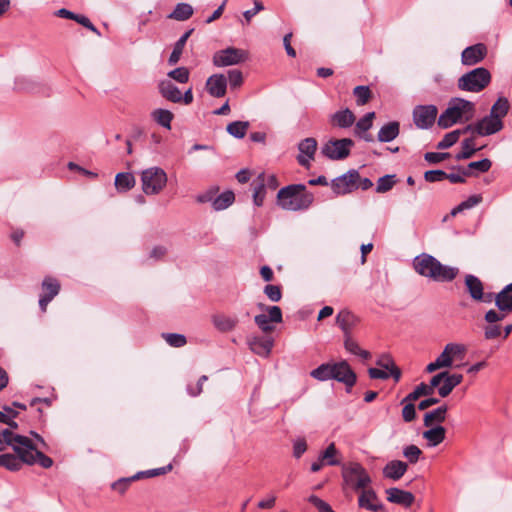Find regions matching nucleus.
Returning <instances> with one entry per match:
<instances>
[{
	"mask_svg": "<svg viewBox=\"0 0 512 512\" xmlns=\"http://www.w3.org/2000/svg\"><path fill=\"white\" fill-rule=\"evenodd\" d=\"M313 201L314 195L303 184L288 185L277 193V205L287 211L306 210Z\"/></svg>",
	"mask_w": 512,
	"mask_h": 512,
	"instance_id": "obj_1",
	"label": "nucleus"
},
{
	"mask_svg": "<svg viewBox=\"0 0 512 512\" xmlns=\"http://www.w3.org/2000/svg\"><path fill=\"white\" fill-rule=\"evenodd\" d=\"M438 114L435 105H417L413 109V121L419 129H428L433 126Z\"/></svg>",
	"mask_w": 512,
	"mask_h": 512,
	"instance_id": "obj_12",
	"label": "nucleus"
},
{
	"mask_svg": "<svg viewBox=\"0 0 512 512\" xmlns=\"http://www.w3.org/2000/svg\"><path fill=\"white\" fill-rule=\"evenodd\" d=\"M413 265L417 273L438 282L452 281L459 272L458 268L443 265L429 254L415 257Z\"/></svg>",
	"mask_w": 512,
	"mask_h": 512,
	"instance_id": "obj_2",
	"label": "nucleus"
},
{
	"mask_svg": "<svg viewBox=\"0 0 512 512\" xmlns=\"http://www.w3.org/2000/svg\"><path fill=\"white\" fill-rule=\"evenodd\" d=\"M136 180L132 173L121 172L115 177V187L119 192H127L135 186Z\"/></svg>",
	"mask_w": 512,
	"mask_h": 512,
	"instance_id": "obj_33",
	"label": "nucleus"
},
{
	"mask_svg": "<svg viewBox=\"0 0 512 512\" xmlns=\"http://www.w3.org/2000/svg\"><path fill=\"white\" fill-rule=\"evenodd\" d=\"M358 498V505L360 508L377 512L382 508V504L378 502L376 492L369 487L362 489Z\"/></svg>",
	"mask_w": 512,
	"mask_h": 512,
	"instance_id": "obj_19",
	"label": "nucleus"
},
{
	"mask_svg": "<svg viewBox=\"0 0 512 512\" xmlns=\"http://www.w3.org/2000/svg\"><path fill=\"white\" fill-rule=\"evenodd\" d=\"M359 180V172L357 170H349L347 173L336 177L331 182V188L336 195H345L357 189Z\"/></svg>",
	"mask_w": 512,
	"mask_h": 512,
	"instance_id": "obj_11",
	"label": "nucleus"
},
{
	"mask_svg": "<svg viewBox=\"0 0 512 512\" xmlns=\"http://www.w3.org/2000/svg\"><path fill=\"white\" fill-rule=\"evenodd\" d=\"M194 29H189L188 31H186L178 40L177 42L174 44V47H173V50L170 54V57L168 59V63L170 65H175L179 62L180 60V57L182 55V52H183V49L185 47V44L188 40V38L191 36V34L193 33Z\"/></svg>",
	"mask_w": 512,
	"mask_h": 512,
	"instance_id": "obj_31",
	"label": "nucleus"
},
{
	"mask_svg": "<svg viewBox=\"0 0 512 512\" xmlns=\"http://www.w3.org/2000/svg\"><path fill=\"white\" fill-rule=\"evenodd\" d=\"M491 81L490 72L483 67L475 68L458 79V88L463 91L480 92Z\"/></svg>",
	"mask_w": 512,
	"mask_h": 512,
	"instance_id": "obj_7",
	"label": "nucleus"
},
{
	"mask_svg": "<svg viewBox=\"0 0 512 512\" xmlns=\"http://www.w3.org/2000/svg\"><path fill=\"white\" fill-rule=\"evenodd\" d=\"M3 453L0 455V466L5 467L10 471H18L22 468L23 464L33 465L38 463L43 468H50L53 465V460L46 456L41 451L34 449H20L19 452Z\"/></svg>",
	"mask_w": 512,
	"mask_h": 512,
	"instance_id": "obj_3",
	"label": "nucleus"
},
{
	"mask_svg": "<svg viewBox=\"0 0 512 512\" xmlns=\"http://www.w3.org/2000/svg\"><path fill=\"white\" fill-rule=\"evenodd\" d=\"M474 104L462 98L452 99L448 108L439 116L438 125L442 128H449L453 124L470 120L473 116Z\"/></svg>",
	"mask_w": 512,
	"mask_h": 512,
	"instance_id": "obj_5",
	"label": "nucleus"
},
{
	"mask_svg": "<svg viewBox=\"0 0 512 512\" xmlns=\"http://www.w3.org/2000/svg\"><path fill=\"white\" fill-rule=\"evenodd\" d=\"M235 200L234 193L232 191H225L213 200V209L221 211L228 208Z\"/></svg>",
	"mask_w": 512,
	"mask_h": 512,
	"instance_id": "obj_41",
	"label": "nucleus"
},
{
	"mask_svg": "<svg viewBox=\"0 0 512 512\" xmlns=\"http://www.w3.org/2000/svg\"><path fill=\"white\" fill-rule=\"evenodd\" d=\"M333 375L332 379L346 385L347 391L355 385L357 376L346 361H340L332 364Z\"/></svg>",
	"mask_w": 512,
	"mask_h": 512,
	"instance_id": "obj_14",
	"label": "nucleus"
},
{
	"mask_svg": "<svg viewBox=\"0 0 512 512\" xmlns=\"http://www.w3.org/2000/svg\"><path fill=\"white\" fill-rule=\"evenodd\" d=\"M358 322V317L346 309L341 310L336 317V323L343 331L344 336L351 335L352 329Z\"/></svg>",
	"mask_w": 512,
	"mask_h": 512,
	"instance_id": "obj_25",
	"label": "nucleus"
},
{
	"mask_svg": "<svg viewBox=\"0 0 512 512\" xmlns=\"http://www.w3.org/2000/svg\"><path fill=\"white\" fill-rule=\"evenodd\" d=\"M508 314L504 311H501L497 308L488 310L484 315V320L488 324H498L499 322L503 321Z\"/></svg>",
	"mask_w": 512,
	"mask_h": 512,
	"instance_id": "obj_58",
	"label": "nucleus"
},
{
	"mask_svg": "<svg viewBox=\"0 0 512 512\" xmlns=\"http://www.w3.org/2000/svg\"><path fill=\"white\" fill-rule=\"evenodd\" d=\"M299 155L297 157L298 163L303 167H309L310 161L314 159L317 150L316 139L309 137L302 140L299 145Z\"/></svg>",
	"mask_w": 512,
	"mask_h": 512,
	"instance_id": "obj_17",
	"label": "nucleus"
},
{
	"mask_svg": "<svg viewBox=\"0 0 512 512\" xmlns=\"http://www.w3.org/2000/svg\"><path fill=\"white\" fill-rule=\"evenodd\" d=\"M387 500L391 503L399 504L404 507H410L415 500L411 492L392 487L386 490Z\"/></svg>",
	"mask_w": 512,
	"mask_h": 512,
	"instance_id": "obj_21",
	"label": "nucleus"
},
{
	"mask_svg": "<svg viewBox=\"0 0 512 512\" xmlns=\"http://www.w3.org/2000/svg\"><path fill=\"white\" fill-rule=\"evenodd\" d=\"M310 375L319 381H326L332 379L333 370L332 364L324 363L312 370Z\"/></svg>",
	"mask_w": 512,
	"mask_h": 512,
	"instance_id": "obj_44",
	"label": "nucleus"
},
{
	"mask_svg": "<svg viewBox=\"0 0 512 512\" xmlns=\"http://www.w3.org/2000/svg\"><path fill=\"white\" fill-rule=\"evenodd\" d=\"M455 388V385L448 377V371L446 370L445 377L443 378L441 386L438 388V395L441 398H445L450 395V393Z\"/></svg>",
	"mask_w": 512,
	"mask_h": 512,
	"instance_id": "obj_61",
	"label": "nucleus"
},
{
	"mask_svg": "<svg viewBox=\"0 0 512 512\" xmlns=\"http://www.w3.org/2000/svg\"><path fill=\"white\" fill-rule=\"evenodd\" d=\"M487 55V47L483 43L466 47L461 54V62L465 66H473L481 62Z\"/></svg>",
	"mask_w": 512,
	"mask_h": 512,
	"instance_id": "obj_15",
	"label": "nucleus"
},
{
	"mask_svg": "<svg viewBox=\"0 0 512 512\" xmlns=\"http://www.w3.org/2000/svg\"><path fill=\"white\" fill-rule=\"evenodd\" d=\"M337 454L338 451L335 444L330 443L329 446L320 454V459L326 462L327 465H339L340 461L335 458Z\"/></svg>",
	"mask_w": 512,
	"mask_h": 512,
	"instance_id": "obj_49",
	"label": "nucleus"
},
{
	"mask_svg": "<svg viewBox=\"0 0 512 512\" xmlns=\"http://www.w3.org/2000/svg\"><path fill=\"white\" fill-rule=\"evenodd\" d=\"M492 166L491 161L488 158H484L480 161L470 162L467 168H464L463 174L470 176H477L478 173L487 172Z\"/></svg>",
	"mask_w": 512,
	"mask_h": 512,
	"instance_id": "obj_36",
	"label": "nucleus"
},
{
	"mask_svg": "<svg viewBox=\"0 0 512 512\" xmlns=\"http://www.w3.org/2000/svg\"><path fill=\"white\" fill-rule=\"evenodd\" d=\"M253 201L256 206H261L265 198V185L262 179L259 183L253 184Z\"/></svg>",
	"mask_w": 512,
	"mask_h": 512,
	"instance_id": "obj_60",
	"label": "nucleus"
},
{
	"mask_svg": "<svg viewBox=\"0 0 512 512\" xmlns=\"http://www.w3.org/2000/svg\"><path fill=\"white\" fill-rule=\"evenodd\" d=\"M264 293L273 302H278L282 298L281 288L278 285H266Z\"/></svg>",
	"mask_w": 512,
	"mask_h": 512,
	"instance_id": "obj_62",
	"label": "nucleus"
},
{
	"mask_svg": "<svg viewBox=\"0 0 512 512\" xmlns=\"http://www.w3.org/2000/svg\"><path fill=\"white\" fill-rule=\"evenodd\" d=\"M141 188L145 195H158L166 187L168 177L166 172L157 166L147 168L140 175Z\"/></svg>",
	"mask_w": 512,
	"mask_h": 512,
	"instance_id": "obj_6",
	"label": "nucleus"
},
{
	"mask_svg": "<svg viewBox=\"0 0 512 512\" xmlns=\"http://www.w3.org/2000/svg\"><path fill=\"white\" fill-rule=\"evenodd\" d=\"M261 309H264L268 314H258L254 317L255 324L264 333H271L274 330V326L271 323H281L283 321L282 311L278 306H264L259 305Z\"/></svg>",
	"mask_w": 512,
	"mask_h": 512,
	"instance_id": "obj_9",
	"label": "nucleus"
},
{
	"mask_svg": "<svg viewBox=\"0 0 512 512\" xmlns=\"http://www.w3.org/2000/svg\"><path fill=\"white\" fill-rule=\"evenodd\" d=\"M482 201V197L480 195H472L468 197L465 201L461 202L458 206H456L451 214L456 215L457 213L465 210L473 208L474 206L478 205Z\"/></svg>",
	"mask_w": 512,
	"mask_h": 512,
	"instance_id": "obj_53",
	"label": "nucleus"
},
{
	"mask_svg": "<svg viewBox=\"0 0 512 512\" xmlns=\"http://www.w3.org/2000/svg\"><path fill=\"white\" fill-rule=\"evenodd\" d=\"M477 150L479 149L475 147L474 139L467 138L462 142V151L456 155V159H469L476 153Z\"/></svg>",
	"mask_w": 512,
	"mask_h": 512,
	"instance_id": "obj_48",
	"label": "nucleus"
},
{
	"mask_svg": "<svg viewBox=\"0 0 512 512\" xmlns=\"http://www.w3.org/2000/svg\"><path fill=\"white\" fill-rule=\"evenodd\" d=\"M158 91L164 99L172 103H181L182 101L181 91L170 79L161 80L158 83Z\"/></svg>",
	"mask_w": 512,
	"mask_h": 512,
	"instance_id": "obj_20",
	"label": "nucleus"
},
{
	"mask_svg": "<svg viewBox=\"0 0 512 512\" xmlns=\"http://www.w3.org/2000/svg\"><path fill=\"white\" fill-rule=\"evenodd\" d=\"M249 128V122L247 121H234L227 125V132L238 139L243 138Z\"/></svg>",
	"mask_w": 512,
	"mask_h": 512,
	"instance_id": "obj_42",
	"label": "nucleus"
},
{
	"mask_svg": "<svg viewBox=\"0 0 512 512\" xmlns=\"http://www.w3.org/2000/svg\"><path fill=\"white\" fill-rule=\"evenodd\" d=\"M399 131L400 125L397 121L389 122L380 128L377 135L378 141L390 142L399 135Z\"/></svg>",
	"mask_w": 512,
	"mask_h": 512,
	"instance_id": "obj_30",
	"label": "nucleus"
},
{
	"mask_svg": "<svg viewBox=\"0 0 512 512\" xmlns=\"http://www.w3.org/2000/svg\"><path fill=\"white\" fill-rule=\"evenodd\" d=\"M308 501L317 508L318 512H335L327 502L316 495H311Z\"/></svg>",
	"mask_w": 512,
	"mask_h": 512,
	"instance_id": "obj_64",
	"label": "nucleus"
},
{
	"mask_svg": "<svg viewBox=\"0 0 512 512\" xmlns=\"http://www.w3.org/2000/svg\"><path fill=\"white\" fill-rule=\"evenodd\" d=\"M422 454V451L421 449L414 445V444H411V445H408L406 447H404L403 449V456L411 463V464H415L418 462L420 456Z\"/></svg>",
	"mask_w": 512,
	"mask_h": 512,
	"instance_id": "obj_57",
	"label": "nucleus"
},
{
	"mask_svg": "<svg viewBox=\"0 0 512 512\" xmlns=\"http://www.w3.org/2000/svg\"><path fill=\"white\" fill-rule=\"evenodd\" d=\"M453 362L447 353L446 349L444 348L443 351L440 353V355L435 359V361L429 363L426 366V371L428 373H433L437 370L444 369V368H450L452 367Z\"/></svg>",
	"mask_w": 512,
	"mask_h": 512,
	"instance_id": "obj_34",
	"label": "nucleus"
},
{
	"mask_svg": "<svg viewBox=\"0 0 512 512\" xmlns=\"http://www.w3.org/2000/svg\"><path fill=\"white\" fill-rule=\"evenodd\" d=\"M509 110V102L506 98L500 97L491 107L490 114L494 115L497 119L502 120Z\"/></svg>",
	"mask_w": 512,
	"mask_h": 512,
	"instance_id": "obj_46",
	"label": "nucleus"
},
{
	"mask_svg": "<svg viewBox=\"0 0 512 512\" xmlns=\"http://www.w3.org/2000/svg\"><path fill=\"white\" fill-rule=\"evenodd\" d=\"M448 407L443 404L436 409L425 413L423 418V424L425 427H431L439 425L444 422L447 416Z\"/></svg>",
	"mask_w": 512,
	"mask_h": 512,
	"instance_id": "obj_28",
	"label": "nucleus"
},
{
	"mask_svg": "<svg viewBox=\"0 0 512 512\" xmlns=\"http://www.w3.org/2000/svg\"><path fill=\"white\" fill-rule=\"evenodd\" d=\"M171 470H172V465L168 464L167 466H164L161 468L150 469L147 471L138 472L134 476H132V479L138 480V479H141L144 477H146V478L155 477V476L166 474L167 472H169Z\"/></svg>",
	"mask_w": 512,
	"mask_h": 512,
	"instance_id": "obj_52",
	"label": "nucleus"
},
{
	"mask_svg": "<svg viewBox=\"0 0 512 512\" xmlns=\"http://www.w3.org/2000/svg\"><path fill=\"white\" fill-rule=\"evenodd\" d=\"M408 470L406 462L401 460H392L388 462L383 468V475L387 479L399 480Z\"/></svg>",
	"mask_w": 512,
	"mask_h": 512,
	"instance_id": "obj_23",
	"label": "nucleus"
},
{
	"mask_svg": "<svg viewBox=\"0 0 512 512\" xmlns=\"http://www.w3.org/2000/svg\"><path fill=\"white\" fill-rule=\"evenodd\" d=\"M353 95L356 98V103L358 106L367 104L372 97L370 88L364 85L356 86L353 89Z\"/></svg>",
	"mask_w": 512,
	"mask_h": 512,
	"instance_id": "obj_45",
	"label": "nucleus"
},
{
	"mask_svg": "<svg viewBox=\"0 0 512 512\" xmlns=\"http://www.w3.org/2000/svg\"><path fill=\"white\" fill-rule=\"evenodd\" d=\"M247 51L235 47H228L214 53L212 61L216 67L237 65L248 60Z\"/></svg>",
	"mask_w": 512,
	"mask_h": 512,
	"instance_id": "obj_8",
	"label": "nucleus"
},
{
	"mask_svg": "<svg viewBox=\"0 0 512 512\" xmlns=\"http://www.w3.org/2000/svg\"><path fill=\"white\" fill-rule=\"evenodd\" d=\"M226 78L232 89H236L243 84V74L238 69L229 70Z\"/></svg>",
	"mask_w": 512,
	"mask_h": 512,
	"instance_id": "obj_59",
	"label": "nucleus"
},
{
	"mask_svg": "<svg viewBox=\"0 0 512 512\" xmlns=\"http://www.w3.org/2000/svg\"><path fill=\"white\" fill-rule=\"evenodd\" d=\"M432 395L429 388L427 387V384L420 383L415 387V389L409 393L402 401L401 404H404L405 402H414L418 400L422 396H429Z\"/></svg>",
	"mask_w": 512,
	"mask_h": 512,
	"instance_id": "obj_47",
	"label": "nucleus"
},
{
	"mask_svg": "<svg viewBox=\"0 0 512 512\" xmlns=\"http://www.w3.org/2000/svg\"><path fill=\"white\" fill-rule=\"evenodd\" d=\"M167 76L181 84L187 83L190 78V71L187 67H177L167 73Z\"/></svg>",
	"mask_w": 512,
	"mask_h": 512,
	"instance_id": "obj_50",
	"label": "nucleus"
},
{
	"mask_svg": "<svg viewBox=\"0 0 512 512\" xmlns=\"http://www.w3.org/2000/svg\"><path fill=\"white\" fill-rule=\"evenodd\" d=\"M495 306L507 314L512 313V282L495 294Z\"/></svg>",
	"mask_w": 512,
	"mask_h": 512,
	"instance_id": "obj_24",
	"label": "nucleus"
},
{
	"mask_svg": "<svg viewBox=\"0 0 512 512\" xmlns=\"http://www.w3.org/2000/svg\"><path fill=\"white\" fill-rule=\"evenodd\" d=\"M444 348L449 354L452 362L454 360H463L467 353V347L461 343H448Z\"/></svg>",
	"mask_w": 512,
	"mask_h": 512,
	"instance_id": "obj_43",
	"label": "nucleus"
},
{
	"mask_svg": "<svg viewBox=\"0 0 512 512\" xmlns=\"http://www.w3.org/2000/svg\"><path fill=\"white\" fill-rule=\"evenodd\" d=\"M214 327L223 333L233 331L238 325V318L236 316H229L223 313L215 314L211 317Z\"/></svg>",
	"mask_w": 512,
	"mask_h": 512,
	"instance_id": "obj_22",
	"label": "nucleus"
},
{
	"mask_svg": "<svg viewBox=\"0 0 512 512\" xmlns=\"http://www.w3.org/2000/svg\"><path fill=\"white\" fill-rule=\"evenodd\" d=\"M395 175H385L380 177L377 181L376 192L385 193L393 188L395 185Z\"/></svg>",
	"mask_w": 512,
	"mask_h": 512,
	"instance_id": "obj_54",
	"label": "nucleus"
},
{
	"mask_svg": "<svg viewBox=\"0 0 512 512\" xmlns=\"http://www.w3.org/2000/svg\"><path fill=\"white\" fill-rule=\"evenodd\" d=\"M502 328L499 324H488L484 327V338L493 340L501 336Z\"/></svg>",
	"mask_w": 512,
	"mask_h": 512,
	"instance_id": "obj_63",
	"label": "nucleus"
},
{
	"mask_svg": "<svg viewBox=\"0 0 512 512\" xmlns=\"http://www.w3.org/2000/svg\"><path fill=\"white\" fill-rule=\"evenodd\" d=\"M332 120L337 126L341 128H348L354 123L355 116L350 109L346 108L344 110L337 111L333 115Z\"/></svg>",
	"mask_w": 512,
	"mask_h": 512,
	"instance_id": "obj_39",
	"label": "nucleus"
},
{
	"mask_svg": "<svg viewBox=\"0 0 512 512\" xmlns=\"http://www.w3.org/2000/svg\"><path fill=\"white\" fill-rule=\"evenodd\" d=\"M193 15V7L188 3H178L168 15L169 19L186 21Z\"/></svg>",
	"mask_w": 512,
	"mask_h": 512,
	"instance_id": "obj_37",
	"label": "nucleus"
},
{
	"mask_svg": "<svg viewBox=\"0 0 512 512\" xmlns=\"http://www.w3.org/2000/svg\"><path fill=\"white\" fill-rule=\"evenodd\" d=\"M162 337L170 346L176 348L183 347L187 343L186 337L183 334L163 333Z\"/></svg>",
	"mask_w": 512,
	"mask_h": 512,
	"instance_id": "obj_55",
	"label": "nucleus"
},
{
	"mask_svg": "<svg viewBox=\"0 0 512 512\" xmlns=\"http://www.w3.org/2000/svg\"><path fill=\"white\" fill-rule=\"evenodd\" d=\"M375 117L374 112H369L365 114L355 126V133L360 135L362 132H367L373 124V119Z\"/></svg>",
	"mask_w": 512,
	"mask_h": 512,
	"instance_id": "obj_51",
	"label": "nucleus"
},
{
	"mask_svg": "<svg viewBox=\"0 0 512 512\" xmlns=\"http://www.w3.org/2000/svg\"><path fill=\"white\" fill-rule=\"evenodd\" d=\"M459 137H460V131H456V130L451 131V132L445 134L443 139L440 142H438L437 148L440 150L448 149L459 140Z\"/></svg>",
	"mask_w": 512,
	"mask_h": 512,
	"instance_id": "obj_56",
	"label": "nucleus"
},
{
	"mask_svg": "<svg viewBox=\"0 0 512 512\" xmlns=\"http://www.w3.org/2000/svg\"><path fill=\"white\" fill-rule=\"evenodd\" d=\"M503 128V122L500 119L489 114L475 123V133L480 136H488L499 132Z\"/></svg>",
	"mask_w": 512,
	"mask_h": 512,
	"instance_id": "obj_16",
	"label": "nucleus"
},
{
	"mask_svg": "<svg viewBox=\"0 0 512 512\" xmlns=\"http://www.w3.org/2000/svg\"><path fill=\"white\" fill-rule=\"evenodd\" d=\"M446 429L441 425L431 426L423 432V438L427 440L430 447H435L445 439Z\"/></svg>",
	"mask_w": 512,
	"mask_h": 512,
	"instance_id": "obj_29",
	"label": "nucleus"
},
{
	"mask_svg": "<svg viewBox=\"0 0 512 512\" xmlns=\"http://www.w3.org/2000/svg\"><path fill=\"white\" fill-rule=\"evenodd\" d=\"M0 441L5 446H11L14 452H19L20 449H34L35 447L34 443L30 438L19 434H15L9 428L0 430Z\"/></svg>",
	"mask_w": 512,
	"mask_h": 512,
	"instance_id": "obj_13",
	"label": "nucleus"
},
{
	"mask_svg": "<svg viewBox=\"0 0 512 512\" xmlns=\"http://www.w3.org/2000/svg\"><path fill=\"white\" fill-rule=\"evenodd\" d=\"M41 287V295L53 300V298L58 295L61 285L56 278L48 276L44 278Z\"/></svg>",
	"mask_w": 512,
	"mask_h": 512,
	"instance_id": "obj_38",
	"label": "nucleus"
},
{
	"mask_svg": "<svg viewBox=\"0 0 512 512\" xmlns=\"http://www.w3.org/2000/svg\"><path fill=\"white\" fill-rule=\"evenodd\" d=\"M152 119L160 126L170 130L174 114L167 109L158 108L151 112Z\"/></svg>",
	"mask_w": 512,
	"mask_h": 512,
	"instance_id": "obj_35",
	"label": "nucleus"
},
{
	"mask_svg": "<svg viewBox=\"0 0 512 512\" xmlns=\"http://www.w3.org/2000/svg\"><path fill=\"white\" fill-rule=\"evenodd\" d=\"M344 347L345 349L360 358L367 360L371 357L369 351L362 349L356 340H354L351 335L344 336Z\"/></svg>",
	"mask_w": 512,
	"mask_h": 512,
	"instance_id": "obj_40",
	"label": "nucleus"
},
{
	"mask_svg": "<svg viewBox=\"0 0 512 512\" xmlns=\"http://www.w3.org/2000/svg\"><path fill=\"white\" fill-rule=\"evenodd\" d=\"M465 286L474 301L484 298V285L475 275L468 274L465 276Z\"/></svg>",
	"mask_w": 512,
	"mask_h": 512,
	"instance_id": "obj_26",
	"label": "nucleus"
},
{
	"mask_svg": "<svg viewBox=\"0 0 512 512\" xmlns=\"http://www.w3.org/2000/svg\"><path fill=\"white\" fill-rule=\"evenodd\" d=\"M354 142L349 138L329 140L322 147V153L332 160L346 158L350 154V149Z\"/></svg>",
	"mask_w": 512,
	"mask_h": 512,
	"instance_id": "obj_10",
	"label": "nucleus"
},
{
	"mask_svg": "<svg viewBox=\"0 0 512 512\" xmlns=\"http://www.w3.org/2000/svg\"><path fill=\"white\" fill-rule=\"evenodd\" d=\"M205 86L209 95L221 98L227 91V78L224 74H213L207 79Z\"/></svg>",
	"mask_w": 512,
	"mask_h": 512,
	"instance_id": "obj_18",
	"label": "nucleus"
},
{
	"mask_svg": "<svg viewBox=\"0 0 512 512\" xmlns=\"http://www.w3.org/2000/svg\"><path fill=\"white\" fill-rule=\"evenodd\" d=\"M273 339L271 337H253L249 341L250 349L260 355V356H268L273 347Z\"/></svg>",
	"mask_w": 512,
	"mask_h": 512,
	"instance_id": "obj_27",
	"label": "nucleus"
},
{
	"mask_svg": "<svg viewBox=\"0 0 512 512\" xmlns=\"http://www.w3.org/2000/svg\"><path fill=\"white\" fill-rule=\"evenodd\" d=\"M377 366L382 369H385L391 374V377L398 382L401 378V370L395 365L393 359L387 355H381L376 361Z\"/></svg>",
	"mask_w": 512,
	"mask_h": 512,
	"instance_id": "obj_32",
	"label": "nucleus"
},
{
	"mask_svg": "<svg viewBox=\"0 0 512 512\" xmlns=\"http://www.w3.org/2000/svg\"><path fill=\"white\" fill-rule=\"evenodd\" d=\"M342 490L345 494L351 491L359 492L370 486L372 479L367 470L358 462L342 465Z\"/></svg>",
	"mask_w": 512,
	"mask_h": 512,
	"instance_id": "obj_4",
	"label": "nucleus"
}]
</instances>
